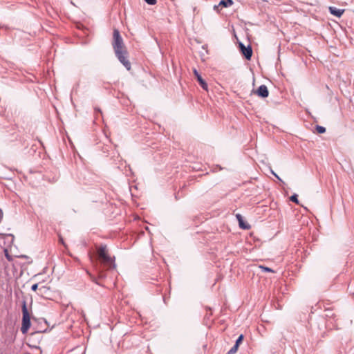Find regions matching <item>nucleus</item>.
<instances>
[{
	"mask_svg": "<svg viewBox=\"0 0 354 354\" xmlns=\"http://www.w3.org/2000/svg\"><path fill=\"white\" fill-rule=\"evenodd\" d=\"M113 41L112 45L115 56L120 62L126 68V69L129 71L131 66L130 62L128 59V52L124 46L123 39L118 30L115 29L113 30Z\"/></svg>",
	"mask_w": 354,
	"mask_h": 354,
	"instance_id": "1",
	"label": "nucleus"
},
{
	"mask_svg": "<svg viewBox=\"0 0 354 354\" xmlns=\"http://www.w3.org/2000/svg\"><path fill=\"white\" fill-rule=\"evenodd\" d=\"M99 259L101 262L109 268H114L115 265L113 259L109 257L106 252V246H101L97 251Z\"/></svg>",
	"mask_w": 354,
	"mask_h": 354,
	"instance_id": "2",
	"label": "nucleus"
},
{
	"mask_svg": "<svg viewBox=\"0 0 354 354\" xmlns=\"http://www.w3.org/2000/svg\"><path fill=\"white\" fill-rule=\"evenodd\" d=\"M22 326L21 328V331L22 333L25 334L27 333L28 330L30 327V317L29 313L28 311L27 307H26V301L23 302L22 305Z\"/></svg>",
	"mask_w": 354,
	"mask_h": 354,
	"instance_id": "3",
	"label": "nucleus"
},
{
	"mask_svg": "<svg viewBox=\"0 0 354 354\" xmlns=\"http://www.w3.org/2000/svg\"><path fill=\"white\" fill-rule=\"evenodd\" d=\"M239 46H240L242 53L244 55L245 58L247 59H250V58L252 55V48L250 46H248V47H245L244 46V44L242 43L239 44Z\"/></svg>",
	"mask_w": 354,
	"mask_h": 354,
	"instance_id": "4",
	"label": "nucleus"
},
{
	"mask_svg": "<svg viewBox=\"0 0 354 354\" xmlns=\"http://www.w3.org/2000/svg\"><path fill=\"white\" fill-rule=\"evenodd\" d=\"M194 75L196 77L198 82H199L200 85L201 86V87L204 90H207V84L202 78L201 75L199 74V73L197 71L196 69H194Z\"/></svg>",
	"mask_w": 354,
	"mask_h": 354,
	"instance_id": "5",
	"label": "nucleus"
},
{
	"mask_svg": "<svg viewBox=\"0 0 354 354\" xmlns=\"http://www.w3.org/2000/svg\"><path fill=\"white\" fill-rule=\"evenodd\" d=\"M257 93L261 97H266L269 95L268 88L266 85H261L257 89Z\"/></svg>",
	"mask_w": 354,
	"mask_h": 354,
	"instance_id": "6",
	"label": "nucleus"
},
{
	"mask_svg": "<svg viewBox=\"0 0 354 354\" xmlns=\"http://www.w3.org/2000/svg\"><path fill=\"white\" fill-rule=\"evenodd\" d=\"M328 10L331 15L337 17H340L344 12V9H339L333 6H330Z\"/></svg>",
	"mask_w": 354,
	"mask_h": 354,
	"instance_id": "7",
	"label": "nucleus"
},
{
	"mask_svg": "<svg viewBox=\"0 0 354 354\" xmlns=\"http://www.w3.org/2000/svg\"><path fill=\"white\" fill-rule=\"evenodd\" d=\"M232 4H233L232 0H221L219 2L218 6L227 8V7L232 6Z\"/></svg>",
	"mask_w": 354,
	"mask_h": 354,
	"instance_id": "8",
	"label": "nucleus"
},
{
	"mask_svg": "<svg viewBox=\"0 0 354 354\" xmlns=\"http://www.w3.org/2000/svg\"><path fill=\"white\" fill-rule=\"evenodd\" d=\"M239 227L244 230H248L250 228V225L244 223L243 219L239 221Z\"/></svg>",
	"mask_w": 354,
	"mask_h": 354,
	"instance_id": "9",
	"label": "nucleus"
},
{
	"mask_svg": "<svg viewBox=\"0 0 354 354\" xmlns=\"http://www.w3.org/2000/svg\"><path fill=\"white\" fill-rule=\"evenodd\" d=\"M259 269H261L262 271H264V272H272V273L274 272V271L272 269H271L268 267H266L264 266H259Z\"/></svg>",
	"mask_w": 354,
	"mask_h": 354,
	"instance_id": "10",
	"label": "nucleus"
},
{
	"mask_svg": "<svg viewBox=\"0 0 354 354\" xmlns=\"http://www.w3.org/2000/svg\"><path fill=\"white\" fill-rule=\"evenodd\" d=\"M316 130L319 133H324L326 132V128L319 125L316 126Z\"/></svg>",
	"mask_w": 354,
	"mask_h": 354,
	"instance_id": "11",
	"label": "nucleus"
},
{
	"mask_svg": "<svg viewBox=\"0 0 354 354\" xmlns=\"http://www.w3.org/2000/svg\"><path fill=\"white\" fill-rule=\"evenodd\" d=\"M239 346H237V344H234L230 350L228 351V354H234L238 350Z\"/></svg>",
	"mask_w": 354,
	"mask_h": 354,
	"instance_id": "12",
	"label": "nucleus"
},
{
	"mask_svg": "<svg viewBox=\"0 0 354 354\" xmlns=\"http://www.w3.org/2000/svg\"><path fill=\"white\" fill-rule=\"evenodd\" d=\"M290 200L292 202H294V203H297V204H298V203H299V201H298V196H297L296 194H295L292 195V196H290Z\"/></svg>",
	"mask_w": 354,
	"mask_h": 354,
	"instance_id": "13",
	"label": "nucleus"
},
{
	"mask_svg": "<svg viewBox=\"0 0 354 354\" xmlns=\"http://www.w3.org/2000/svg\"><path fill=\"white\" fill-rule=\"evenodd\" d=\"M5 257L8 259V261H12V257L9 254L8 251L7 249L4 250Z\"/></svg>",
	"mask_w": 354,
	"mask_h": 354,
	"instance_id": "14",
	"label": "nucleus"
},
{
	"mask_svg": "<svg viewBox=\"0 0 354 354\" xmlns=\"http://www.w3.org/2000/svg\"><path fill=\"white\" fill-rule=\"evenodd\" d=\"M243 335H239V337L237 338L236 341V343L235 344H237V346H239V344L241 343V342L243 341Z\"/></svg>",
	"mask_w": 354,
	"mask_h": 354,
	"instance_id": "15",
	"label": "nucleus"
},
{
	"mask_svg": "<svg viewBox=\"0 0 354 354\" xmlns=\"http://www.w3.org/2000/svg\"><path fill=\"white\" fill-rule=\"evenodd\" d=\"M145 1L149 5H155L156 3V0H145Z\"/></svg>",
	"mask_w": 354,
	"mask_h": 354,
	"instance_id": "16",
	"label": "nucleus"
},
{
	"mask_svg": "<svg viewBox=\"0 0 354 354\" xmlns=\"http://www.w3.org/2000/svg\"><path fill=\"white\" fill-rule=\"evenodd\" d=\"M37 288H38V284H37V283H35V284H33V285L32 286V287H31V290H32V291H35V290L37 289Z\"/></svg>",
	"mask_w": 354,
	"mask_h": 354,
	"instance_id": "17",
	"label": "nucleus"
},
{
	"mask_svg": "<svg viewBox=\"0 0 354 354\" xmlns=\"http://www.w3.org/2000/svg\"><path fill=\"white\" fill-rule=\"evenodd\" d=\"M236 218H237L238 221H241L243 219L242 216L241 214H237L236 215Z\"/></svg>",
	"mask_w": 354,
	"mask_h": 354,
	"instance_id": "18",
	"label": "nucleus"
},
{
	"mask_svg": "<svg viewBox=\"0 0 354 354\" xmlns=\"http://www.w3.org/2000/svg\"><path fill=\"white\" fill-rule=\"evenodd\" d=\"M271 173L277 178L279 179V180H281V179L279 177V176L275 174L272 170L271 171Z\"/></svg>",
	"mask_w": 354,
	"mask_h": 354,
	"instance_id": "19",
	"label": "nucleus"
},
{
	"mask_svg": "<svg viewBox=\"0 0 354 354\" xmlns=\"http://www.w3.org/2000/svg\"><path fill=\"white\" fill-rule=\"evenodd\" d=\"M219 7H220V6H218V4L214 5V10H216V11H218Z\"/></svg>",
	"mask_w": 354,
	"mask_h": 354,
	"instance_id": "20",
	"label": "nucleus"
},
{
	"mask_svg": "<svg viewBox=\"0 0 354 354\" xmlns=\"http://www.w3.org/2000/svg\"><path fill=\"white\" fill-rule=\"evenodd\" d=\"M59 242L62 244L64 245V239H63V238L62 236H59Z\"/></svg>",
	"mask_w": 354,
	"mask_h": 354,
	"instance_id": "21",
	"label": "nucleus"
},
{
	"mask_svg": "<svg viewBox=\"0 0 354 354\" xmlns=\"http://www.w3.org/2000/svg\"><path fill=\"white\" fill-rule=\"evenodd\" d=\"M95 111H99V112H100V109H95Z\"/></svg>",
	"mask_w": 354,
	"mask_h": 354,
	"instance_id": "22",
	"label": "nucleus"
}]
</instances>
